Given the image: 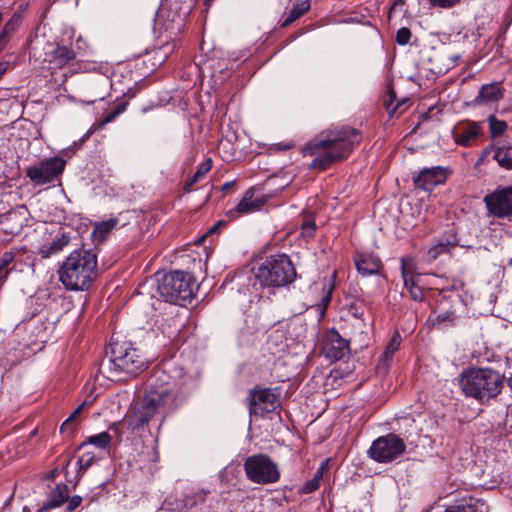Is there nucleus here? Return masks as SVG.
<instances>
[{"label":"nucleus","mask_w":512,"mask_h":512,"mask_svg":"<svg viewBox=\"0 0 512 512\" xmlns=\"http://www.w3.org/2000/svg\"><path fill=\"white\" fill-rule=\"evenodd\" d=\"M362 134L350 126L322 131L303 147L304 155L313 156L309 167L325 171L347 159L360 144Z\"/></svg>","instance_id":"obj_1"},{"label":"nucleus","mask_w":512,"mask_h":512,"mask_svg":"<svg viewBox=\"0 0 512 512\" xmlns=\"http://www.w3.org/2000/svg\"><path fill=\"white\" fill-rule=\"evenodd\" d=\"M147 363L141 351L130 341H112L99 371L111 381H126L146 369Z\"/></svg>","instance_id":"obj_2"},{"label":"nucleus","mask_w":512,"mask_h":512,"mask_svg":"<svg viewBox=\"0 0 512 512\" xmlns=\"http://www.w3.org/2000/svg\"><path fill=\"white\" fill-rule=\"evenodd\" d=\"M97 254L91 249H75L59 267V280L67 290L85 291L97 276Z\"/></svg>","instance_id":"obj_3"},{"label":"nucleus","mask_w":512,"mask_h":512,"mask_svg":"<svg viewBox=\"0 0 512 512\" xmlns=\"http://www.w3.org/2000/svg\"><path fill=\"white\" fill-rule=\"evenodd\" d=\"M459 383L467 397L484 403L501 393L505 376L492 368L471 367L461 372Z\"/></svg>","instance_id":"obj_4"},{"label":"nucleus","mask_w":512,"mask_h":512,"mask_svg":"<svg viewBox=\"0 0 512 512\" xmlns=\"http://www.w3.org/2000/svg\"><path fill=\"white\" fill-rule=\"evenodd\" d=\"M198 285L194 277L187 272L173 271L165 274L158 283L157 290L167 302L183 306L191 302Z\"/></svg>","instance_id":"obj_5"},{"label":"nucleus","mask_w":512,"mask_h":512,"mask_svg":"<svg viewBox=\"0 0 512 512\" xmlns=\"http://www.w3.org/2000/svg\"><path fill=\"white\" fill-rule=\"evenodd\" d=\"M186 378L184 369L174 359H167L153 368L147 384L159 390L173 392L178 400L184 402L186 396L182 387Z\"/></svg>","instance_id":"obj_6"},{"label":"nucleus","mask_w":512,"mask_h":512,"mask_svg":"<svg viewBox=\"0 0 512 512\" xmlns=\"http://www.w3.org/2000/svg\"><path fill=\"white\" fill-rule=\"evenodd\" d=\"M296 276L293 263L284 254L272 255L258 267V281L262 286H286L294 282Z\"/></svg>","instance_id":"obj_7"},{"label":"nucleus","mask_w":512,"mask_h":512,"mask_svg":"<svg viewBox=\"0 0 512 512\" xmlns=\"http://www.w3.org/2000/svg\"><path fill=\"white\" fill-rule=\"evenodd\" d=\"M182 404L183 402L178 400L173 392L159 390L147 384L140 407L152 420L159 418L161 425L165 417L173 413Z\"/></svg>","instance_id":"obj_8"},{"label":"nucleus","mask_w":512,"mask_h":512,"mask_svg":"<svg viewBox=\"0 0 512 512\" xmlns=\"http://www.w3.org/2000/svg\"><path fill=\"white\" fill-rule=\"evenodd\" d=\"M406 451L404 440L395 433L376 438L368 449V456L377 463L388 464L402 456Z\"/></svg>","instance_id":"obj_9"},{"label":"nucleus","mask_w":512,"mask_h":512,"mask_svg":"<svg viewBox=\"0 0 512 512\" xmlns=\"http://www.w3.org/2000/svg\"><path fill=\"white\" fill-rule=\"evenodd\" d=\"M65 167V159L60 156H53L27 167L26 176L34 185L42 186L60 181Z\"/></svg>","instance_id":"obj_10"},{"label":"nucleus","mask_w":512,"mask_h":512,"mask_svg":"<svg viewBox=\"0 0 512 512\" xmlns=\"http://www.w3.org/2000/svg\"><path fill=\"white\" fill-rule=\"evenodd\" d=\"M489 214L496 218L512 217V185L497 187L483 199Z\"/></svg>","instance_id":"obj_11"},{"label":"nucleus","mask_w":512,"mask_h":512,"mask_svg":"<svg viewBox=\"0 0 512 512\" xmlns=\"http://www.w3.org/2000/svg\"><path fill=\"white\" fill-rule=\"evenodd\" d=\"M322 353L332 362L342 360L350 354L349 341L334 328L330 329L324 336Z\"/></svg>","instance_id":"obj_12"},{"label":"nucleus","mask_w":512,"mask_h":512,"mask_svg":"<svg viewBox=\"0 0 512 512\" xmlns=\"http://www.w3.org/2000/svg\"><path fill=\"white\" fill-rule=\"evenodd\" d=\"M450 174L449 168L434 166L422 169L417 176L413 178L414 186L424 191H431L437 185L445 183Z\"/></svg>","instance_id":"obj_13"},{"label":"nucleus","mask_w":512,"mask_h":512,"mask_svg":"<svg viewBox=\"0 0 512 512\" xmlns=\"http://www.w3.org/2000/svg\"><path fill=\"white\" fill-rule=\"evenodd\" d=\"M155 21L160 29L169 33V37L177 36L184 27V16L178 13L177 8H159Z\"/></svg>","instance_id":"obj_14"},{"label":"nucleus","mask_w":512,"mask_h":512,"mask_svg":"<svg viewBox=\"0 0 512 512\" xmlns=\"http://www.w3.org/2000/svg\"><path fill=\"white\" fill-rule=\"evenodd\" d=\"M482 134V126L473 121L460 122L452 131L455 142L463 147H470L474 145Z\"/></svg>","instance_id":"obj_15"},{"label":"nucleus","mask_w":512,"mask_h":512,"mask_svg":"<svg viewBox=\"0 0 512 512\" xmlns=\"http://www.w3.org/2000/svg\"><path fill=\"white\" fill-rule=\"evenodd\" d=\"M281 473L276 462L268 455L258 453V484H272L280 480Z\"/></svg>","instance_id":"obj_16"},{"label":"nucleus","mask_w":512,"mask_h":512,"mask_svg":"<svg viewBox=\"0 0 512 512\" xmlns=\"http://www.w3.org/2000/svg\"><path fill=\"white\" fill-rule=\"evenodd\" d=\"M356 269L364 277L378 274L382 268L380 258L368 252H356L353 257Z\"/></svg>","instance_id":"obj_17"},{"label":"nucleus","mask_w":512,"mask_h":512,"mask_svg":"<svg viewBox=\"0 0 512 512\" xmlns=\"http://www.w3.org/2000/svg\"><path fill=\"white\" fill-rule=\"evenodd\" d=\"M50 69H62L72 64L76 59V54L72 48L65 45H57L52 51L45 53Z\"/></svg>","instance_id":"obj_18"},{"label":"nucleus","mask_w":512,"mask_h":512,"mask_svg":"<svg viewBox=\"0 0 512 512\" xmlns=\"http://www.w3.org/2000/svg\"><path fill=\"white\" fill-rule=\"evenodd\" d=\"M459 240L452 232H446L434 245L425 252L427 262L435 261L439 256L449 254L453 248L458 246Z\"/></svg>","instance_id":"obj_19"},{"label":"nucleus","mask_w":512,"mask_h":512,"mask_svg":"<svg viewBox=\"0 0 512 512\" xmlns=\"http://www.w3.org/2000/svg\"><path fill=\"white\" fill-rule=\"evenodd\" d=\"M256 211V188L251 186L247 189L238 204L228 211L227 215L230 220L252 214Z\"/></svg>","instance_id":"obj_20"},{"label":"nucleus","mask_w":512,"mask_h":512,"mask_svg":"<svg viewBox=\"0 0 512 512\" xmlns=\"http://www.w3.org/2000/svg\"><path fill=\"white\" fill-rule=\"evenodd\" d=\"M151 420L152 419L147 415V413L141 407H139L129 410L125 414L123 417V424L127 432L134 434L140 430H143Z\"/></svg>","instance_id":"obj_21"},{"label":"nucleus","mask_w":512,"mask_h":512,"mask_svg":"<svg viewBox=\"0 0 512 512\" xmlns=\"http://www.w3.org/2000/svg\"><path fill=\"white\" fill-rule=\"evenodd\" d=\"M503 96V89L499 83L484 84L481 86L473 103L474 105L494 103L502 99Z\"/></svg>","instance_id":"obj_22"},{"label":"nucleus","mask_w":512,"mask_h":512,"mask_svg":"<svg viewBox=\"0 0 512 512\" xmlns=\"http://www.w3.org/2000/svg\"><path fill=\"white\" fill-rule=\"evenodd\" d=\"M69 498V488L66 484H57L49 493L47 500L37 512H44L61 506Z\"/></svg>","instance_id":"obj_23"},{"label":"nucleus","mask_w":512,"mask_h":512,"mask_svg":"<svg viewBox=\"0 0 512 512\" xmlns=\"http://www.w3.org/2000/svg\"><path fill=\"white\" fill-rule=\"evenodd\" d=\"M279 405L278 396L271 388L258 389V410L262 413L274 411Z\"/></svg>","instance_id":"obj_24"},{"label":"nucleus","mask_w":512,"mask_h":512,"mask_svg":"<svg viewBox=\"0 0 512 512\" xmlns=\"http://www.w3.org/2000/svg\"><path fill=\"white\" fill-rule=\"evenodd\" d=\"M69 241L70 237L67 234L62 233L50 244L42 245L38 250V255H40V257L43 259L50 258L51 256L61 252L69 244Z\"/></svg>","instance_id":"obj_25"},{"label":"nucleus","mask_w":512,"mask_h":512,"mask_svg":"<svg viewBox=\"0 0 512 512\" xmlns=\"http://www.w3.org/2000/svg\"><path fill=\"white\" fill-rule=\"evenodd\" d=\"M311 8V0H296L292 4L287 17L283 20L281 27L285 28L290 26L293 22L301 18Z\"/></svg>","instance_id":"obj_26"},{"label":"nucleus","mask_w":512,"mask_h":512,"mask_svg":"<svg viewBox=\"0 0 512 512\" xmlns=\"http://www.w3.org/2000/svg\"><path fill=\"white\" fill-rule=\"evenodd\" d=\"M401 273L404 280L405 288L419 286L417 281L419 276L415 275V265L410 259H401Z\"/></svg>","instance_id":"obj_27"},{"label":"nucleus","mask_w":512,"mask_h":512,"mask_svg":"<svg viewBox=\"0 0 512 512\" xmlns=\"http://www.w3.org/2000/svg\"><path fill=\"white\" fill-rule=\"evenodd\" d=\"M119 224L118 218H110L95 224L93 236L97 241H103L109 233Z\"/></svg>","instance_id":"obj_28"},{"label":"nucleus","mask_w":512,"mask_h":512,"mask_svg":"<svg viewBox=\"0 0 512 512\" xmlns=\"http://www.w3.org/2000/svg\"><path fill=\"white\" fill-rule=\"evenodd\" d=\"M402 342V337L398 331H395L390 341L385 347V350L381 356V361L388 366L393 359L394 353L399 349Z\"/></svg>","instance_id":"obj_29"},{"label":"nucleus","mask_w":512,"mask_h":512,"mask_svg":"<svg viewBox=\"0 0 512 512\" xmlns=\"http://www.w3.org/2000/svg\"><path fill=\"white\" fill-rule=\"evenodd\" d=\"M444 512H478V500L473 497L463 498L448 506Z\"/></svg>","instance_id":"obj_30"},{"label":"nucleus","mask_w":512,"mask_h":512,"mask_svg":"<svg viewBox=\"0 0 512 512\" xmlns=\"http://www.w3.org/2000/svg\"><path fill=\"white\" fill-rule=\"evenodd\" d=\"M112 437L111 435L104 431L99 434H95L92 436H89L80 446L79 449L84 447L87 444L94 445L97 448L100 449H108L111 445Z\"/></svg>","instance_id":"obj_31"},{"label":"nucleus","mask_w":512,"mask_h":512,"mask_svg":"<svg viewBox=\"0 0 512 512\" xmlns=\"http://www.w3.org/2000/svg\"><path fill=\"white\" fill-rule=\"evenodd\" d=\"M494 159L499 166L507 170H512V146L498 147L494 151Z\"/></svg>","instance_id":"obj_32"},{"label":"nucleus","mask_w":512,"mask_h":512,"mask_svg":"<svg viewBox=\"0 0 512 512\" xmlns=\"http://www.w3.org/2000/svg\"><path fill=\"white\" fill-rule=\"evenodd\" d=\"M209 494V491L200 489L197 491H193L191 493H188L183 498V506L186 509H192L196 507L199 504H203L206 500L207 495Z\"/></svg>","instance_id":"obj_33"},{"label":"nucleus","mask_w":512,"mask_h":512,"mask_svg":"<svg viewBox=\"0 0 512 512\" xmlns=\"http://www.w3.org/2000/svg\"><path fill=\"white\" fill-rule=\"evenodd\" d=\"M95 461V455L93 452L83 453L77 460L78 476H83L84 473L93 465Z\"/></svg>","instance_id":"obj_34"},{"label":"nucleus","mask_w":512,"mask_h":512,"mask_svg":"<svg viewBox=\"0 0 512 512\" xmlns=\"http://www.w3.org/2000/svg\"><path fill=\"white\" fill-rule=\"evenodd\" d=\"M395 99H396L395 92L393 90H390L388 99L385 100V106H386V109H387L388 113L390 114V116H393L396 113L401 114L404 111V109L402 107L407 102V100H401V101H398L395 106H393Z\"/></svg>","instance_id":"obj_35"},{"label":"nucleus","mask_w":512,"mask_h":512,"mask_svg":"<svg viewBox=\"0 0 512 512\" xmlns=\"http://www.w3.org/2000/svg\"><path fill=\"white\" fill-rule=\"evenodd\" d=\"M489 129L493 138L501 136L507 129V123L503 120L497 119L494 115L488 118Z\"/></svg>","instance_id":"obj_36"},{"label":"nucleus","mask_w":512,"mask_h":512,"mask_svg":"<svg viewBox=\"0 0 512 512\" xmlns=\"http://www.w3.org/2000/svg\"><path fill=\"white\" fill-rule=\"evenodd\" d=\"M213 160L212 158H207L204 162L200 163L197 166L195 173L192 175V183H198L202 179L205 178L207 173L212 169Z\"/></svg>","instance_id":"obj_37"},{"label":"nucleus","mask_w":512,"mask_h":512,"mask_svg":"<svg viewBox=\"0 0 512 512\" xmlns=\"http://www.w3.org/2000/svg\"><path fill=\"white\" fill-rule=\"evenodd\" d=\"M21 18L22 17L20 13H14L12 17L2 27L1 32L11 37L18 29L21 22Z\"/></svg>","instance_id":"obj_38"},{"label":"nucleus","mask_w":512,"mask_h":512,"mask_svg":"<svg viewBox=\"0 0 512 512\" xmlns=\"http://www.w3.org/2000/svg\"><path fill=\"white\" fill-rule=\"evenodd\" d=\"M347 310L353 317L361 319L364 315V301L361 299L352 300L347 305Z\"/></svg>","instance_id":"obj_39"},{"label":"nucleus","mask_w":512,"mask_h":512,"mask_svg":"<svg viewBox=\"0 0 512 512\" xmlns=\"http://www.w3.org/2000/svg\"><path fill=\"white\" fill-rule=\"evenodd\" d=\"M245 471L247 477L256 482V455L249 456L245 461Z\"/></svg>","instance_id":"obj_40"},{"label":"nucleus","mask_w":512,"mask_h":512,"mask_svg":"<svg viewBox=\"0 0 512 512\" xmlns=\"http://www.w3.org/2000/svg\"><path fill=\"white\" fill-rule=\"evenodd\" d=\"M316 231V224L313 220L307 219L304 220L301 224V235L307 238H311L314 236Z\"/></svg>","instance_id":"obj_41"},{"label":"nucleus","mask_w":512,"mask_h":512,"mask_svg":"<svg viewBox=\"0 0 512 512\" xmlns=\"http://www.w3.org/2000/svg\"><path fill=\"white\" fill-rule=\"evenodd\" d=\"M428 2L433 8L449 9L458 4L460 0H428Z\"/></svg>","instance_id":"obj_42"},{"label":"nucleus","mask_w":512,"mask_h":512,"mask_svg":"<svg viewBox=\"0 0 512 512\" xmlns=\"http://www.w3.org/2000/svg\"><path fill=\"white\" fill-rule=\"evenodd\" d=\"M411 38V31L406 27L400 28L396 33V42L399 45H406L409 43Z\"/></svg>","instance_id":"obj_43"},{"label":"nucleus","mask_w":512,"mask_h":512,"mask_svg":"<svg viewBox=\"0 0 512 512\" xmlns=\"http://www.w3.org/2000/svg\"><path fill=\"white\" fill-rule=\"evenodd\" d=\"M15 252L5 251L0 256V267L4 270H11L8 266L15 260Z\"/></svg>","instance_id":"obj_44"},{"label":"nucleus","mask_w":512,"mask_h":512,"mask_svg":"<svg viewBox=\"0 0 512 512\" xmlns=\"http://www.w3.org/2000/svg\"><path fill=\"white\" fill-rule=\"evenodd\" d=\"M248 400H249V413H250V417H251L252 415L256 414V387L250 389ZM251 426H252V419L250 418L249 431H251Z\"/></svg>","instance_id":"obj_45"},{"label":"nucleus","mask_w":512,"mask_h":512,"mask_svg":"<svg viewBox=\"0 0 512 512\" xmlns=\"http://www.w3.org/2000/svg\"><path fill=\"white\" fill-rule=\"evenodd\" d=\"M320 487V482L316 479L312 478L306 481L300 489V492L303 494H310L315 492Z\"/></svg>","instance_id":"obj_46"},{"label":"nucleus","mask_w":512,"mask_h":512,"mask_svg":"<svg viewBox=\"0 0 512 512\" xmlns=\"http://www.w3.org/2000/svg\"><path fill=\"white\" fill-rule=\"evenodd\" d=\"M76 430V423L73 417H68L61 425L60 432L63 434L72 435Z\"/></svg>","instance_id":"obj_47"},{"label":"nucleus","mask_w":512,"mask_h":512,"mask_svg":"<svg viewBox=\"0 0 512 512\" xmlns=\"http://www.w3.org/2000/svg\"><path fill=\"white\" fill-rule=\"evenodd\" d=\"M67 501H68V504H67L66 510L68 512H73L75 509H77L81 505L82 497L79 495H74L70 499L68 498Z\"/></svg>","instance_id":"obj_48"},{"label":"nucleus","mask_w":512,"mask_h":512,"mask_svg":"<svg viewBox=\"0 0 512 512\" xmlns=\"http://www.w3.org/2000/svg\"><path fill=\"white\" fill-rule=\"evenodd\" d=\"M328 470V460L321 463V465L316 470L313 478L316 479L318 482L321 483L324 473Z\"/></svg>","instance_id":"obj_49"},{"label":"nucleus","mask_w":512,"mask_h":512,"mask_svg":"<svg viewBox=\"0 0 512 512\" xmlns=\"http://www.w3.org/2000/svg\"><path fill=\"white\" fill-rule=\"evenodd\" d=\"M226 222L223 221V220H220L218 221L217 223H215L205 234H203L201 236V238L199 239V242H204L205 239L210 235V234H214V233H217L219 228L223 225H225Z\"/></svg>","instance_id":"obj_50"},{"label":"nucleus","mask_w":512,"mask_h":512,"mask_svg":"<svg viewBox=\"0 0 512 512\" xmlns=\"http://www.w3.org/2000/svg\"><path fill=\"white\" fill-rule=\"evenodd\" d=\"M109 430L114 432L118 437H121V434L126 431L125 426L123 424V419L121 421H117L112 423L109 426Z\"/></svg>","instance_id":"obj_51"},{"label":"nucleus","mask_w":512,"mask_h":512,"mask_svg":"<svg viewBox=\"0 0 512 512\" xmlns=\"http://www.w3.org/2000/svg\"><path fill=\"white\" fill-rule=\"evenodd\" d=\"M408 292L411 298L415 301H421L424 297L423 291L420 286L410 287V289H408Z\"/></svg>","instance_id":"obj_52"},{"label":"nucleus","mask_w":512,"mask_h":512,"mask_svg":"<svg viewBox=\"0 0 512 512\" xmlns=\"http://www.w3.org/2000/svg\"><path fill=\"white\" fill-rule=\"evenodd\" d=\"M334 289V285H331L329 291L327 292V294L322 298L321 300V306H322V314L325 313L330 301H331V294H332V291Z\"/></svg>","instance_id":"obj_53"},{"label":"nucleus","mask_w":512,"mask_h":512,"mask_svg":"<svg viewBox=\"0 0 512 512\" xmlns=\"http://www.w3.org/2000/svg\"><path fill=\"white\" fill-rule=\"evenodd\" d=\"M244 315H245L244 321H245L247 327H253L254 324H255V316H254V314L251 311L245 309L244 310Z\"/></svg>","instance_id":"obj_54"},{"label":"nucleus","mask_w":512,"mask_h":512,"mask_svg":"<svg viewBox=\"0 0 512 512\" xmlns=\"http://www.w3.org/2000/svg\"><path fill=\"white\" fill-rule=\"evenodd\" d=\"M118 115L112 110L110 111L108 114H106L102 120H101V123H100V127H103L105 126L106 124L112 122L115 120V118L117 117Z\"/></svg>","instance_id":"obj_55"},{"label":"nucleus","mask_w":512,"mask_h":512,"mask_svg":"<svg viewBox=\"0 0 512 512\" xmlns=\"http://www.w3.org/2000/svg\"><path fill=\"white\" fill-rule=\"evenodd\" d=\"M10 36L0 32V53L4 50L7 43L10 41Z\"/></svg>","instance_id":"obj_56"},{"label":"nucleus","mask_w":512,"mask_h":512,"mask_svg":"<svg viewBox=\"0 0 512 512\" xmlns=\"http://www.w3.org/2000/svg\"><path fill=\"white\" fill-rule=\"evenodd\" d=\"M10 273H11V270H4L3 271V269L0 267V288L7 281Z\"/></svg>","instance_id":"obj_57"},{"label":"nucleus","mask_w":512,"mask_h":512,"mask_svg":"<svg viewBox=\"0 0 512 512\" xmlns=\"http://www.w3.org/2000/svg\"><path fill=\"white\" fill-rule=\"evenodd\" d=\"M128 103L127 102H121L116 105V107L113 109V111L119 116L121 113H123L127 108Z\"/></svg>","instance_id":"obj_58"},{"label":"nucleus","mask_w":512,"mask_h":512,"mask_svg":"<svg viewBox=\"0 0 512 512\" xmlns=\"http://www.w3.org/2000/svg\"><path fill=\"white\" fill-rule=\"evenodd\" d=\"M234 185H235V181L226 182L222 185L221 191L224 193H227L234 187Z\"/></svg>","instance_id":"obj_59"},{"label":"nucleus","mask_w":512,"mask_h":512,"mask_svg":"<svg viewBox=\"0 0 512 512\" xmlns=\"http://www.w3.org/2000/svg\"><path fill=\"white\" fill-rule=\"evenodd\" d=\"M92 133H93V130H92V129L88 130V131H87V132H86V133H85V134H84V135L79 139V144H78V146H80V145H82L84 142H86V141L90 138V136L92 135ZM75 145H77V143H76V142H75Z\"/></svg>","instance_id":"obj_60"},{"label":"nucleus","mask_w":512,"mask_h":512,"mask_svg":"<svg viewBox=\"0 0 512 512\" xmlns=\"http://www.w3.org/2000/svg\"><path fill=\"white\" fill-rule=\"evenodd\" d=\"M196 183H192V179L190 178L183 186V190L186 192V193H189L192 191V188L193 186L195 185Z\"/></svg>","instance_id":"obj_61"},{"label":"nucleus","mask_w":512,"mask_h":512,"mask_svg":"<svg viewBox=\"0 0 512 512\" xmlns=\"http://www.w3.org/2000/svg\"><path fill=\"white\" fill-rule=\"evenodd\" d=\"M84 407V403H82L81 405H79L73 412L72 414L69 416V417H73V421H75L76 417H78L82 411Z\"/></svg>","instance_id":"obj_62"},{"label":"nucleus","mask_w":512,"mask_h":512,"mask_svg":"<svg viewBox=\"0 0 512 512\" xmlns=\"http://www.w3.org/2000/svg\"><path fill=\"white\" fill-rule=\"evenodd\" d=\"M9 62H0V78L7 71Z\"/></svg>","instance_id":"obj_63"},{"label":"nucleus","mask_w":512,"mask_h":512,"mask_svg":"<svg viewBox=\"0 0 512 512\" xmlns=\"http://www.w3.org/2000/svg\"><path fill=\"white\" fill-rule=\"evenodd\" d=\"M267 201L265 196L258 197V210H260L261 206Z\"/></svg>","instance_id":"obj_64"}]
</instances>
